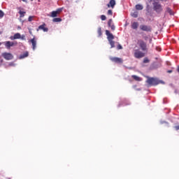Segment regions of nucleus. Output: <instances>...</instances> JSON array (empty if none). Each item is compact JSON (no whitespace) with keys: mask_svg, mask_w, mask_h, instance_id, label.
<instances>
[{"mask_svg":"<svg viewBox=\"0 0 179 179\" xmlns=\"http://www.w3.org/2000/svg\"><path fill=\"white\" fill-rule=\"evenodd\" d=\"M147 80L146 83L149 85V86H157V85H160V83H164L163 80H159V78L146 76Z\"/></svg>","mask_w":179,"mask_h":179,"instance_id":"1","label":"nucleus"},{"mask_svg":"<svg viewBox=\"0 0 179 179\" xmlns=\"http://www.w3.org/2000/svg\"><path fill=\"white\" fill-rule=\"evenodd\" d=\"M137 44L142 51H148V45L146 44V42L143 41V40L139 39L137 41Z\"/></svg>","mask_w":179,"mask_h":179,"instance_id":"2","label":"nucleus"},{"mask_svg":"<svg viewBox=\"0 0 179 179\" xmlns=\"http://www.w3.org/2000/svg\"><path fill=\"white\" fill-rule=\"evenodd\" d=\"M145 52L141 51V50L137 49L134 50V57L137 59H141V58H143L145 57Z\"/></svg>","mask_w":179,"mask_h":179,"instance_id":"3","label":"nucleus"},{"mask_svg":"<svg viewBox=\"0 0 179 179\" xmlns=\"http://www.w3.org/2000/svg\"><path fill=\"white\" fill-rule=\"evenodd\" d=\"M153 6H154V10H155L157 13H160V12L163 11V8L162 7V4L157 2H155L153 3Z\"/></svg>","mask_w":179,"mask_h":179,"instance_id":"4","label":"nucleus"},{"mask_svg":"<svg viewBox=\"0 0 179 179\" xmlns=\"http://www.w3.org/2000/svg\"><path fill=\"white\" fill-rule=\"evenodd\" d=\"M140 29L142 31H146L147 33H150V31H152V27L149 25L141 24L140 25Z\"/></svg>","mask_w":179,"mask_h":179,"instance_id":"5","label":"nucleus"},{"mask_svg":"<svg viewBox=\"0 0 179 179\" xmlns=\"http://www.w3.org/2000/svg\"><path fill=\"white\" fill-rule=\"evenodd\" d=\"M1 55L7 61H10V59H13V55H12V53L3 52Z\"/></svg>","mask_w":179,"mask_h":179,"instance_id":"6","label":"nucleus"},{"mask_svg":"<svg viewBox=\"0 0 179 179\" xmlns=\"http://www.w3.org/2000/svg\"><path fill=\"white\" fill-rule=\"evenodd\" d=\"M110 59L112 62H115V64H122L124 62V60L119 57H110Z\"/></svg>","mask_w":179,"mask_h":179,"instance_id":"7","label":"nucleus"},{"mask_svg":"<svg viewBox=\"0 0 179 179\" xmlns=\"http://www.w3.org/2000/svg\"><path fill=\"white\" fill-rule=\"evenodd\" d=\"M29 43H31L32 49L34 51L36 50V48L37 47V40H36V38L34 37L32 39L29 41Z\"/></svg>","mask_w":179,"mask_h":179,"instance_id":"8","label":"nucleus"},{"mask_svg":"<svg viewBox=\"0 0 179 179\" xmlns=\"http://www.w3.org/2000/svg\"><path fill=\"white\" fill-rule=\"evenodd\" d=\"M106 34L107 36L108 41H110L111 40H114V35L110 32L108 30H106Z\"/></svg>","mask_w":179,"mask_h":179,"instance_id":"9","label":"nucleus"},{"mask_svg":"<svg viewBox=\"0 0 179 179\" xmlns=\"http://www.w3.org/2000/svg\"><path fill=\"white\" fill-rule=\"evenodd\" d=\"M17 43H13V42H10V41H6L5 42V45L6 47V48L9 49L10 48V47H13V45H17Z\"/></svg>","mask_w":179,"mask_h":179,"instance_id":"10","label":"nucleus"},{"mask_svg":"<svg viewBox=\"0 0 179 179\" xmlns=\"http://www.w3.org/2000/svg\"><path fill=\"white\" fill-rule=\"evenodd\" d=\"M108 27H110L111 30H115V26L113 23V19H110L108 22Z\"/></svg>","mask_w":179,"mask_h":179,"instance_id":"11","label":"nucleus"},{"mask_svg":"<svg viewBox=\"0 0 179 179\" xmlns=\"http://www.w3.org/2000/svg\"><path fill=\"white\" fill-rule=\"evenodd\" d=\"M38 30H43V31L47 32L48 31V28L45 27V24H43L38 27L37 31H38Z\"/></svg>","mask_w":179,"mask_h":179,"instance_id":"12","label":"nucleus"},{"mask_svg":"<svg viewBox=\"0 0 179 179\" xmlns=\"http://www.w3.org/2000/svg\"><path fill=\"white\" fill-rule=\"evenodd\" d=\"M108 8H112L114 9V6H115V0H110L109 3L107 4Z\"/></svg>","mask_w":179,"mask_h":179,"instance_id":"13","label":"nucleus"},{"mask_svg":"<svg viewBox=\"0 0 179 179\" xmlns=\"http://www.w3.org/2000/svg\"><path fill=\"white\" fill-rule=\"evenodd\" d=\"M21 35L20 33L15 34L13 36H10V40H18L20 38Z\"/></svg>","mask_w":179,"mask_h":179,"instance_id":"14","label":"nucleus"},{"mask_svg":"<svg viewBox=\"0 0 179 179\" xmlns=\"http://www.w3.org/2000/svg\"><path fill=\"white\" fill-rule=\"evenodd\" d=\"M138 27H139V23H138V22H134L131 23V29H133L134 30H136Z\"/></svg>","mask_w":179,"mask_h":179,"instance_id":"15","label":"nucleus"},{"mask_svg":"<svg viewBox=\"0 0 179 179\" xmlns=\"http://www.w3.org/2000/svg\"><path fill=\"white\" fill-rule=\"evenodd\" d=\"M29 57V52H25L22 55H20V59H23V58H27Z\"/></svg>","mask_w":179,"mask_h":179,"instance_id":"16","label":"nucleus"},{"mask_svg":"<svg viewBox=\"0 0 179 179\" xmlns=\"http://www.w3.org/2000/svg\"><path fill=\"white\" fill-rule=\"evenodd\" d=\"M131 78L134 79V80H136L137 82H141V80H142V78H141V77H138V76H136V75L131 76Z\"/></svg>","mask_w":179,"mask_h":179,"instance_id":"17","label":"nucleus"},{"mask_svg":"<svg viewBox=\"0 0 179 179\" xmlns=\"http://www.w3.org/2000/svg\"><path fill=\"white\" fill-rule=\"evenodd\" d=\"M136 10H142L143 9V6H142L141 4H136Z\"/></svg>","mask_w":179,"mask_h":179,"instance_id":"18","label":"nucleus"},{"mask_svg":"<svg viewBox=\"0 0 179 179\" xmlns=\"http://www.w3.org/2000/svg\"><path fill=\"white\" fill-rule=\"evenodd\" d=\"M110 45V48H114V47H115V42H114V41L111 40V41H108Z\"/></svg>","mask_w":179,"mask_h":179,"instance_id":"19","label":"nucleus"},{"mask_svg":"<svg viewBox=\"0 0 179 179\" xmlns=\"http://www.w3.org/2000/svg\"><path fill=\"white\" fill-rule=\"evenodd\" d=\"M19 14H20V17H24V15H26V12L20 10Z\"/></svg>","mask_w":179,"mask_h":179,"instance_id":"20","label":"nucleus"},{"mask_svg":"<svg viewBox=\"0 0 179 179\" xmlns=\"http://www.w3.org/2000/svg\"><path fill=\"white\" fill-rule=\"evenodd\" d=\"M131 16H132V17H138V11H135L134 13H131Z\"/></svg>","mask_w":179,"mask_h":179,"instance_id":"21","label":"nucleus"},{"mask_svg":"<svg viewBox=\"0 0 179 179\" xmlns=\"http://www.w3.org/2000/svg\"><path fill=\"white\" fill-rule=\"evenodd\" d=\"M57 15L58 14H57V11H52L51 13L52 17H57Z\"/></svg>","mask_w":179,"mask_h":179,"instance_id":"22","label":"nucleus"},{"mask_svg":"<svg viewBox=\"0 0 179 179\" xmlns=\"http://www.w3.org/2000/svg\"><path fill=\"white\" fill-rule=\"evenodd\" d=\"M150 62V60L148 57H145L143 59V64H149Z\"/></svg>","mask_w":179,"mask_h":179,"instance_id":"23","label":"nucleus"},{"mask_svg":"<svg viewBox=\"0 0 179 179\" xmlns=\"http://www.w3.org/2000/svg\"><path fill=\"white\" fill-rule=\"evenodd\" d=\"M166 12H168V13L173 15V10H171V8H166Z\"/></svg>","mask_w":179,"mask_h":179,"instance_id":"24","label":"nucleus"},{"mask_svg":"<svg viewBox=\"0 0 179 179\" xmlns=\"http://www.w3.org/2000/svg\"><path fill=\"white\" fill-rule=\"evenodd\" d=\"M52 20L55 22H62V19H61V18H54Z\"/></svg>","mask_w":179,"mask_h":179,"instance_id":"25","label":"nucleus"},{"mask_svg":"<svg viewBox=\"0 0 179 179\" xmlns=\"http://www.w3.org/2000/svg\"><path fill=\"white\" fill-rule=\"evenodd\" d=\"M3 16H5V13H3V11H2V10H0V19H2Z\"/></svg>","mask_w":179,"mask_h":179,"instance_id":"26","label":"nucleus"},{"mask_svg":"<svg viewBox=\"0 0 179 179\" xmlns=\"http://www.w3.org/2000/svg\"><path fill=\"white\" fill-rule=\"evenodd\" d=\"M55 11H56V13H57V15H59V13H61V12H62V8H58Z\"/></svg>","mask_w":179,"mask_h":179,"instance_id":"27","label":"nucleus"},{"mask_svg":"<svg viewBox=\"0 0 179 179\" xmlns=\"http://www.w3.org/2000/svg\"><path fill=\"white\" fill-rule=\"evenodd\" d=\"M107 14L109 15L110 16H113V10H108Z\"/></svg>","mask_w":179,"mask_h":179,"instance_id":"28","label":"nucleus"},{"mask_svg":"<svg viewBox=\"0 0 179 179\" xmlns=\"http://www.w3.org/2000/svg\"><path fill=\"white\" fill-rule=\"evenodd\" d=\"M106 19H107V17H106V15H101V20H106Z\"/></svg>","mask_w":179,"mask_h":179,"instance_id":"29","label":"nucleus"},{"mask_svg":"<svg viewBox=\"0 0 179 179\" xmlns=\"http://www.w3.org/2000/svg\"><path fill=\"white\" fill-rule=\"evenodd\" d=\"M97 31H98L99 36H101V28H99Z\"/></svg>","mask_w":179,"mask_h":179,"instance_id":"30","label":"nucleus"},{"mask_svg":"<svg viewBox=\"0 0 179 179\" xmlns=\"http://www.w3.org/2000/svg\"><path fill=\"white\" fill-rule=\"evenodd\" d=\"M117 50H122V45H117Z\"/></svg>","mask_w":179,"mask_h":179,"instance_id":"31","label":"nucleus"},{"mask_svg":"<svg viewBox=\"0 0 179 179\" xmlns=\"http://www.w3.org/2000/svg\"><path fill=\"white\" fill-rule=\"evenodd\" d=\"M31 20H33V17L29 16V18H28V21L31 22Z\"/></svg>","mask_w":179,"mask_h":179,"instance_id":"32","label":"nucleus"},{"mask_svg":"<svg viewBox=\"0 0 179 179\" xmlns=\"http://www.w3.org/2000/svg\"><path fill=\"white\" fill-rule=\"evenodd\" d=\"M25 36L24 35H21V37H20V38L22 39V40H25Z\"/></svg>","mask_w":179,"mask_h":179,"instance_id":"33","label":"nucleus"},{"mask_svg":"<svg viewBox=\"0 0 179 179\" xmlns=\"http://www.w3.org/2000/svg\"><path fill=\"white\" fill-rule=\"evenodd\" d=\"M156 50H157V51H159V52L162 51V48H160L159 47H157Z\"/></svg>","mask_w":179,"mask_h":179,"instance_id":"34","label":"nucleus"},{"mask_svg":"<svg viewBox=\"0 0 179 179\" xmlns=\"http://www.w3.org/2000/svg\"><path fill=\"white\" fill-rule=\"evenodd\" d=\"M175 129H176V131H178L179 130V125L178 126H176L175 127Z\"/></svg>","mask_w":179,"mask_h":179,"instance_id":"35","label":"nucleus"},{"mask_svg":"<svg viewBox=\"0 0 179 179\" xmlns=\"http://www.w3.org/2000/svg\"><path fill=\"white\" fill-rule=\"evenodd\" d=\"M167 73H173V70H168V71H167Z\"/></svg>","mask_w":179,"mask_h":179,"instance_id":"36","label":"nucleus"},{"mask_svg":"<svg viewBox=\"0 0 179 179\" xmlns=\"http://www.w3.org/2000/svg\"><path fill=\"white\" fill-rule=\"evenodd\" d=\"M23 2H25L26 3H27V0H22Z\"/></svg>","mask_w":179,"mask_h":179,"instance_id":"37","label":"nucleus"},{"mask_svg":"<svg viewBox=\"0 0 179 179\" xmlns=\"http://www.w3.org/2000/svg\"><path fill=\"white\" fill-rule=\"evenodd\" d=\"M162 1H164V2H167L168 0H160Z\"/></svg>","mask_w":179,"mask_h":179,"instance_id":"38","label":"nucleus"},{"mask_svg":"<svg viewBox=\"0 0 179 179\" xmlns=\"http://www.w3.org/2000/svg\"><path fill=\"white\" fill-rule=\"evenodd\" d=\"M145 40H148V36H145Z\"/></svg>","mask_w":179,"mask_h":179,"instance_id":"39","label":"nucleus"},{"mask_svg":"<svg viewBox=\"0 0 179 179\" xmlns=\"http://www.w3.org/2000/svg\"><path fill=\"white\" fill-rule=\"evenodd\" d=\"M1 62H3V59H1Z\"/></svg>","mask_w":179,"mask_h":179,"instance_id":"40","label":"nucleus"},{"mask_svg":"<svg viewBox=\"0 0 179 179\" xmlns=\"http://www.w3.org/2000/svg\"><path fill=\"white\" fill-rule=\"evenodd\" d=\"M0 34H2V32H1V31H0Z\"/></svg>","mask_w":179,"mask_h":179,"instance_id":"41","label":"nucleus"},{"mask_svg":"<svg viewBox=\"0 0 179 179\" xmlns=\"http://www.w3.org/2000/svg\"><path fill=\"white\" fill-rule=\"evenodd\" d=\"M1 44H2V43H0V45H1Z\"/></svg>","mask_w":179,"mask_h":179,"instance_id":"42","label":"nucleus"},{"mask_svg":"<svg viewBox=\"0 0 179 179\" xmlns=\"http://www.w3.org/2000/svg\"><path fill=\"white\" fill-rule=\"evenodd\" d=\"M8 179H10V178H8Z\"/></svg>","mask_w":179,"mask_h":179,"instance_id":"43","label":"nucleus"}]
</instances>
